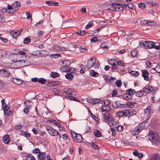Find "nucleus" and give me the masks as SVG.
Wrapping results in <instances>:
<instances>
[{"instance_id":"nucleus-1","label":"nucleus","mask_w":160,"mask_h":160,"mask_svg":"<svg viewBox=\"0 0 160 160\" xmlns=\"http://www.w3.org/2000/svg\"><path fill=\"white\" fill-rule=\"evenodd\" d=\"M103 120L104 122L108 124L110 126H116L118 123V121L116 119H114L112 117L110 113H106L104 114Z\"/></svg>"},{"instance_id":"nucleus-2","label":"nucleus","mask_w":160,"mask_h":160,"mask_svg":"<svg viewBox=\"0 0 160 160\" xmlns=\"http://www.w3.org/2000/svg\"><path fill=\"white\" fill-rule=\"evenodd\" d=\"M148 138L152 144H157L158 142V133L152 131L149 132Z\"/></svg>"},{"instance_id":"nucleus-3","label":"nucleus","mask_w":160,"mask_h":160,"mask_svg":"<svg viewBox=\"0 0 160 160\" xmlns=\"http://www.w3.org/2000/svg\"><path fill=\"white\" fill-rule=\"evenodd\" d=\"M145 124L142 122L139 124L132 131V134L133 135L136 136L144 128Z\"/></svg>"},{"instance_id":"nucleus-4","label":"nucleus","mask_w":160,"mask_h":160,"mask_svg":"<svg viewBox=\"0 0 160 160\" xmlns=\"http://www.w3.org/2000/svg\"><path fill=\"white\" fill-rule=\"evenodd\" d=\"M45 127L50 135L54 136H58L59 132L57 130L48 125H46Z\"/></svg>"},{"instance_id":"nucleus-5","label":"nucleus","mask_w":160,"mask_h":160,"mask_svg":"<svg viewBox=\"0 0 160 160\" xmlns=\"http://www.w3.org/2000/svg\"><path fill=\"white\" fill-rule=\"evenodd\" d=\"M63 92L68 95L71 96H75L76 94V92L74 89L71 88H65L63 90Z\"/></svg>"},{"instance_id":"nucleus-6","label":"nucleus","mask_w":160,"mask_h":160,"mask_svg":"<svg viewBox=\"0 0 160 160\" xmlns=\"http://www.w3.org/2000/svg\"><path fill=\"white\" fill-rule=\"evenodd\" d=\"M23 30V29H21L18 30H14L10 32V35L13 38H16L20 35Z\"/></svg>"},{"instance_id":"nucleus-7","label":"nucleus","mask_w":160,"mask_h":160,"mask_svg":"<svg viewBox=\"0 0 160 160\" xmlns=\"http://www.w3.org/2000/svg\"><path fill=\"white\" fill-rule=\"evenodd\" d=\"M14 9L13 8H12V5L11 6L8 4L7 9L6 8H5L2 9V10H3L2 12L5 11L6 12H8V14H12L16 12V10Z\"/></svg>"},{"instance_id":"nucleus-8","label":"nucleus","mask_w":160,"mask_h":160,"mask_svg":"<svg viewBox=\"0 0 160 160\" xmlns=\"http://www.w3.org/2000/svg\"><path fill=\"white\" fill-rule=\"evenodd\" d=\"M87 100L88 102L93 104L102 103V101L101 100L97 99H93L90 97L88 98L87 99Z\"/></svg>"},{"instance_id":"nucleus-9","label":"nucleus","mask_w":160,"mask_h":160,"mask_svg":"<svg viewBox=\"0 0 160 160\" xmlns=\"http://www.w3.org/2000/svg\"><path fill=\"white\" fill-rule=\"evenodd\" d=\"M153 113V110L150 106H148L144 110V114L147 117L150 118L151 115Z\"/></svg>"},{"instance_id":"nucleus-10","label":"nucleus","mask_w":160,"mask_h":160,"mask_svg":"<svg viewBox=\"0 0 160 160\" xmlns=\"http://www.w3.org/2000/svg\"><path fill=\"white\" fill-rule=\"evenodd\" d=\"M10 73L8 70L6 69H1L0 71V76L1 77H8L10 75Z\"/></svg>"},{"instance_id":"nucleus-11","label":"nucleus","mask_w":160,"mask_h":160,"mask_svg":"<svg viewBox=\"0 0 160 160\" xmlns=\"http://www.w3.org/2000/svg\"><path fill=\"white\" fill-rule=\"evenodd\" d=\"M96 62V59L95 58H91L90 60H88L86 67L88 69H90L91 67H92L93 65V62Z\"/></svg>"},{"instance_id":"nucleus-12","label":"nucleus","mask_w":160,"mask_h":160,"mask_svg":"<svg viewBox=\"0 0 160 160\" xmlns=\"http://www.w3.org/2000/svg\"><path fill=\"white\" fill-rule=\"evenodd\" d=\"M142 76L144 78L145 80L148 81L149 79V73L148 71L146 69H144L142 71Z\"/></svg>"},{"instance_id":"nucleus-13","label":"nucleus","mask_w":160,"mask_h":160,"mask_svg":"<svg viewBox=\"0 0 160 160\" xmlns=\"http://www.w3.org/2000/svg\"><path fill=\"white\" fill-rule=\"evenodd\" d=\"M8 108H5V109H3L4 112V114L7 116H9L12 115L14 111V110H10L9 107H8Z\"/></svg>"},{"instance_id":"nucleus-14","label":"nucleus","mask_w":160,"mask_h":160,"mask_svg":"<svg viewBox=\"0 0 160 160\" xmlns=\"http://www.w3.org/2000/svg\"><path fill=\"white\" fill-rule=\"evenodd\" d=\"M153 88L151 86H146L143 88V90L144 92L150 93L153 90Z\"/></svg>"},{"instance_id":"nucleus-15","label":"nucleus","mask_w":160,"mask_h":160,"mask_svg":"<svg viewBox=\"0 0 160 160\" xmlns=\"http://www.w3.org/2000/svg\"><path fill=\"white\" fill-rule=\"evenodd\" d=\"M117 114L119 116H125L129 117L128 113V110H125L122 112H117Z\"/></svg>"},{"instance_id":"nucleus-16","label":"nucleus","mask_w":160,"mask_h":160,"mask_svg":"<svg viewBox=\"0 0 160 160\" xmlns=\"http://www.w3.org/2000/svg\"><path fill=\"white\" fill-rule=\"evenodd\" d=\"M119 4H117V3H114L109 5L108 7L106 10H108L111 11H114L115 6L118 5Z\"/></svg>"},{"instance_id":"nucleus-17","label":"nucleus","mask_w":160,"mask_h":160,"mask_svg":"<svg viewBox=\"0 0 160 160\" xmlns=\"http://www.w3.org/2000/svg\"><path fill=\"white\" fill-rule=\"evenodd\" d=\"M38 160H45L46 154L41 152L38 155Z\"/></svg>"},{"instance_id":"nucleus-18","label":"nucleus","mask_w":160,"mask_h":160,"mask_svg":"<svg viewBox=\"0 0 160 160\" xmlns=\"http://www.w3.org/2000/svg\"><path fill=\"white\" fill-rule=\"evenodd\" d=\"M21 4V2L18 1H16L12 4V8L16 10V12L18 11V8L20 6Z\"/></svg>"},{"instance_id":"nucleus-19","label":"nucleus","mask_w":160,"mask_h":160,"mask_svg":"<svg viewBox=\"0 0 160 160\" xmlns=\"http://www.w3.org/2000/svg\"><path fill=\"white\" fill-rule=\"evenodd\" d=\"M3 141L5 144H8L10 142V138L9 135L6 134L3 138Z\"/></svg>"},{"instance_id":"nucleus-20","label":"nucleus","mask_w":160,"mask_h":160,"mask_svg":"<svg viewBox=\"0 0 160 160\" xmlns=\"http://www.w3.org/2000/svg\"><path fill=\"white\" fill-rule=\"evenodd\" d=\"M53 49L57 51H63L66 50L67 48H65L61 47L59 46L55 45L53 46Z\"/></svg>"},{"instance_id":"nucleus-21","label":"nucleus","mask_w":160,"mask_h":160,"mask_svg":"<svg viewBox=\"0 0 160 160\" xmlns=\"http://www.w3.org/2000/svg\"><path fill=\"white\" fill-rule=\"evenodd\" d=\"M83 138L82 136L80 134H78L76 138L73 140H75L77 142L80 143L83 142Z\"/></svg>"},{"instance_id":"nucleus-22","label":"nucleus","mask_w":160,"mask_h":160,"mask_svg":"<svg viewBox=\"0 0 160 160\" xmlns=\"http://www.w3.org/2000/svg\"><path fill=\"white\" fill-rule=\"evenodd\" d=\"M20 135H21L22 136H24L26 138H28L30 137L31 136V134L26 131H24L22 130H21L20 131Z\"/></svg>"},{"instance_id":"nucleus-23","label":"nucleus","mask_w":160,"mask_h":160,"mask_svg":"<svg viewBox=\"0 0 160 160\" xmlns=\"http://www.w3.org/2000/svg\"><path fill=\"white\" fill-rule=\"evenodd\" d=\"M133 154L136 156L138 157L139 158H142L143 157V155L141 152H139L137 150L134 151L133 152Z\"/></svg>"},{"instance_id":"nucleus-24","label":"nucleus","mask_w":160,"mask_h":160,"mask_svg":"<svg viewBox=\"0 0 160 160\" xmlns=\"http://www.w3.org/2000/svg\"><path fill=\"white\" fill-rule=\"evenodd\" d=\"M128 110L129 117L133 116L136 113V111L133 109H130Z\"/></svg>"},{"instance_id":"nucleus-25","label":"nucleus","mask_w":160,"mask_h":160,"mask_svg":"<svg viewBox=\"0 0 160 160\" xmlns=\"http://www.w3.org/2000/svg\"><path fill=\"white\" fill-rule=\"evenodd\" d=\"M12 82L16 84L20 85L22 82V81L20 79L17 78H13L12 80Z\"/></svg>"},{"instance_id":"nucleus-26","label":"nucleus","mask_w":160,"mask_h":160,"mask_svg":"<svg viewBox=\"0 0 160 160\" xmlns=\"http://www.w3.org/2000/svg\"><path fill=\"white\" fill-rule=\"evenodd\" d=\"M66 78L69 80H72L73 78V75L71 73L67 72L65 75Z\"/></svg>"},{"instance_id":"nucleus-27","label":"nucleus","mask_w":160,"mask_h":160,"mask_svg":"<svg viewBox=\"0 0 160 160\" xmlns=\"http://www.w3.org/2000/svg\"><path fill=\"white\" fill-rule=\"evenodd\" d=\"M98 75V73L94 70H92L90 71V75L91 77H97Z\"/></svg>"},{"instance_id":"nucleus-28","label":"nucleus","mask_w":160,"mask_h":160,"mask_svg":"<svg viewBox=\"0 0 160 160\" xmlns=\"http://www.w3.org/2000/svg\"><path fill=\"white\" fill-rule=\"evenodd\" d=\"M124 104L120 103L119 101H116L115 102H113L112 103V105L113 107L114 108H117L118 107H120L122 105H124Z\"/></svg>"},{"instance_id":"nucleus-29","label":"nucleus","mask_w":160,"mask_h":160,"mask_svg":"<svg viewBox=\"0 0 160 160\" xmlns=\"http://www.w3.org/2000/svg\"><path fill=\"white\" fill-rule=\"evenodd\" d=\"M136 103L135 102H131L130 101L129 102H126V103L125 105L128 108H132L133 107L134 105L136 104Z\"/></svg>"},{"instance_id":"nucleus-30","label":"nucleus","mask_w":160,"mask_h":160,"mask_svg":"<svg viewBox=\"0 0 160 160\" xmlns=\"http://www.w3.org/2000/svg\"><path fill=\"white\" fill-rule=\"evenodd\" d=\"M93 134L97 137H100L102 136V134L100 131L98 129L95 130L94 131Z\"/></svg>"},{"instance_id":"nucleus-31","label":"nucleus","mask_w":160,"mask_h":160,"mask_svg":"<svg viewBox=\"0 0 160 160\" xmlns=\"http://www.w3.org/2000/svg\"><path fill=\"white\" fill-rule=\"evenodd\" d=\"M126 93L128 94L129 95H132L135 93V91L132 89H129L126 91Z\"/></svg>"},{"instance_id":"nucleus-32","label":"nucleus","mask_w":160,"mask_h":160,"mask_svg":"<svg viewBox=\"0 0 160 160\" xmlns=\"http://www.w3.org/2000/svg\"><path fill=\"white\" fill-rule=\"evenodd\" d=\"M144 93L143 90H141L135 92L136 95L138 97H140L142 96Z\"/></svg>"},{"instance_id":"nucleus-33","label":"nucleus","mask_w":160,"mask_h":160,"mask_svg":"<svg viewBox=\"0 0 160 160\" xmlns=\"http://www.w3.org/2000/svg\"><path fill=\"white\" fill-rule=\"evenodd\" d=\"M75 33L80 36H83L86 33V32L84 30H80L77 31Z\"/></svg>"},{"instance_id":"nucleus-34","label":"nucleus","mask_w":160,"mask_h":160,"mask_svg":"<svg viewBox=\"0 0 160 160\" xmlns=\"http://www.w3.org/2000/svg\"><path fill=\"white\" fill-rule=\"evenodd\" d=\"M122 98L126 100H129L131 99L132 96L126 93L123 94Z\"/></svg>"},{"instance_id":"nucleus-35","label":"nucleus","mask_w":160,"mask_h":160,"mask_svg":"<svg viewBox=\"0 0 160 160\" xmlns=\"http://www.w3.org/2000/svg\"><path fill=\"white\" fill-rule=\"evenodd\" d=\"M147 42H148V43L147 44V45H148V47L149 48H154L155 46V44H154V43L153 42L148 41Z\"/></svg>"},{"instance_id":"nucleus-36","label":"nucleus","mask_w":160,"mask_h":160,"mask_svg":"<svg viewBox=\"0 0 160 160\" xmlns=\"http://www.w3.org/2000/svg\"><path fill=\"white\" fill-rule=\"evenodd\" d=\"M116 79L115 78L110 76L106 82L108 84L112 83H113L114 81Z\"/></svg>"},{"instance_id":"nucleus-37","label":"nucleus","mask_w":160,"mask_h":160,"mask_svg":"<svg viewBox=\"0 0 160 160\" xmlns=\"http://www.w3.org/2000/svg\"><path fill=\"white\" fill-rule=\"evenodd\" d=\"M147 41H142V42H140V46L145 48H148V45H147V44L148 43V42H147Z\"/></svg>"},{"instance_id":"nucleus-38","label":"nucleus","mask_w":160,"mask_h":160,"mask_svg":"<svg viewBox=\"0 0 160 160\" xmlns=\"http://www.w3.org/2000/svg\"><path fill=\"white\" fill-rule=\"evenodd\" d=\"M62 63L63 64L62 66H66L67 67H69L70 64V62L69 60H65L62 62Z\"/></svg>"},{"instance_id":"nucleus-39","label":"nucleus","mask_w":160,"mask_h":160,"mask_svg":"<svg viewBox=\"0 0 160 160\" xmlns=\"http://www.w3.org/2000/svg\"><path fill=\"white\" fill-rule=\"evenodd\" d=\"M27 160H36L35 158L31 154H28L26 156Z\"/></svg>"},{"instance_id":"nucleus-40","label":"nucleus","mask_w":160,"mask_h":160,"mask_svg":"<svg viewBox=\"0 0 160 160\" xmlns=\"http://www.w3.org/2000/svg\"><path fill=\"white\" fill-rule=\"evenodd\" d=\"M1 103L2 106V109L3 110L5 109V108H8V106H7V105L5 103V101L4 99H2L1 100Z\"/></svg>"},{"instance_id":"nucleus-41","label":"nucleus","mask_w":160,"mask_h":160,"mask_svg":"<svg viewBox=\"0 0 160 160\" xmlns=\"http://www.w3.org/2000/svg\"><path fill=\"white\" fill-rule=\"evenodd\" d=\"M110 108L109 107H108V108L107 109L106 108H104V107H102V111L105 112H103L102 113V115H103V116H104V113H108H108H110L109 111H110Z\"/></svg>"},{"instance_id":"nucleus-42","label":"nucleus","mask_w":160,"mask_h":160,"mask_svg":"<svg viewBox=\"0 0 160 160\" xmlns=\"http://www.w3.org/2000/svg\"><path fill=\"white\" fill-rule=\"evenodd\" d=\"M117 64L118 66L121 67L125 66V63L123 62L121 60H118V61L117 60Z\"/></svg>"},{"instance_id":"nucleus-43","label":"nucleus","mask_w":160,"mask_h":160,"mask_svg":"<svg viewBox=\"0 0 160 160\" xmlns=\"http://www.w3.org/2000/svg\"><path fill=\"white\" fill-rule=\"evenodd\" d=\"M68 67H67L66 66H62L60 68V69L62 72H68Z\"/></svg>"},{"instance_id":"nucleus-44","label":"nucleus","mask_w":160,"mask_h":160,"mask_svg":"<svg viewBox=\"0 0 160 160\" xmlns=\"http://www.w3.org/2000/svg\"><path fill=\"white\" fill-rule=\"evenodd\" d=\"M131 56L133 57H137L138 56V52L136 50H133L131 52Z\"/></svg>"},{"instance_id":"nucleus-45","label":"nucleus","mask_w":160,"mask_h":160,"mask_svg":"<svg viewBox=\"0 0 160 160\" xmlns=\"http://www.w3.org/2000/svg\"><path fill=\"white\" fill-rule=\"evenodd\" d=\"M50 76L52 78H55L59 77V74L57 72H52L50 74Z\"/></svg>"},{"instance_id":"nucleus-46","label":"nucleus","mask_w":160,"mask_h":160,"mask_svg":"<svg viewBox=\"0 0 160 160\" xmlns=\"http://www.w3.org/2000/svg\"><path fill=\"white\" fill-rule=\"evenodd\" d=\"M0 22H5L4 15L3 14H0Z\"/></svg>"},{"instance_id":"nucleus-47","label":"nucleus","mask_w":160,"mask_h":160,"mask_svg":"<svg viewBox=\"0 0 160 160\" xmlns=\"http://www.w3.org/2000/svg\"><path fill=\"white\" fill-rule=\"evenodd\" d=\"M31 39L28 37L25 38L23 41V43L24 44H28L31 41Z\"/></svg>"},{"instance_id":"nucleus-48","label":"nucleus","mask_w":160,"mask_h":160,"mask_svg":"<svg viewBox=\"0 0 160 160\" xmlns=\"http://www.w3.org/2000/svg\"><path fill=\"white\" fill-rule=\"evenodd\" d=\"M103 102L104 104L107 107H108V106L110 105V103H111L110 101L108 99H107L106 100H105L104 101H103Z\"/></svg>"},{"instance_id":"nucleus-49","label":"nucleus","mask_w":160,"mask_h":160,"mask_svg":"<svg viewBox=\"0 0 160 160\" xmlns=\"http://www.w3.org/2000/svg\"><path fill=\"white\" fill-rule=\"evenodd\" d=\"M0 54H1L0 57H5L7 55L6 51L3 50L1 51L0 52Z\"/></svg>"},{"instance_id":"nucleus-50","label":"nucleus","mask_w":160,"mask_h":160,"mask_svg":"<svg viewBox=\"0 0 160 160\" xmlns=\"http://www.w3.org/2000/svg\"><path fill=\"white\" fill-rule=\"evenodd\" d=\"M38 82L42 84H44L46 83V80L44 78H40L38 79Z\"/></svg>"},{"instance_id":"nucleus-51","label":"nucleus","mask_w":160,"mask_h":160,"mask_svg":"<svg viewBox=\"0 0 160 160\" xmlns=\"http://www.w3.org/2000/svg\"><path fill=\"white\" fill-rule=\"evenodd\" d=\"M150 14H153V16L155 17H158V13L155 12L153 10L151 9L149 11Z\"/></svg>"},{"instance_id":"nucleus-52","label":"nucleus","mask_w":160,"mask_h":160,"mask_svg":"<svg viewBox=\"0 0 160 160\" xmlns=\"http://www.w3.org/2000/svg\"><path fill=\"white\" fill-rule=\"evenodd\" d=\"M115 84L118 88H120L122 85L121 81L120 80L116 81L115 82Z\"/></svg>"},{"instance_id":"nucleus-53","label":"nucleus","mask_w":160,"mask_h":160,"mask_svg":"<svg viewBox=\"0 0 160 160\" xmlns=\"http://www.w3.org/2000/svg\"><path fill=\"white\" fill-rule=\"evenodd\" d=\"M123 127L121 125H118L117 127V130L118 132H122L123 130Z\"/></svg>"},{"instance_id":"nucleus-54","label":"nucleus","mask_w":160,"mask_h":160,"mask_svg":"<svg viewBox=\"0 0 160 160\" xmlns=\"http://www.w3.org/2000/svg\"><path fill=\"white\" fill-rule=\"evenodd\" d=\"M128 7L129 8L134 9L135 8V6L132 3H129L128 4Z\"/></svg>"},{"instance_id":"nucleus-55","label":"nucleus","mask_w":160,"mask_h":160,"mask_svg":"<svg viewBox=\"0 0 160 160\" xmlns=\"http://www.w3.org/2000/svg\"><path fill=\"white\" fill-rule=\"evenodd\" d=\"M76 69L73 68L69 67H68V72H70V73H74Z\"/></svg>"},{"instance_id":"nucleus-56","label":"nucleus","mask_w":160,"mask_h":160,"mask_svg":"<svg viewBox=\"0 0 160 160\" xmlns=\"http://www.w3.org/2000/svg\"><path fill=\"white\" fill-rule=\"evenodd\" d=\"M138 6L140 8L142 9L145 8L146 7L145 4L142 3H139L138 5Z\"/></svg>"},{"instance_id":"nucleus-57","label":"nucleus","mask_w":160,"mask_h":160,"mask_svg":"<svg viewBox=\"0 0 160 160\" xmlns=\"http://www.w3.org/2000/svg\"><path fill=\"white\" fill-rule=\"evenodd\" d=\"M93 22L92 21H90L89 23L86 26V29H88L91 27L93 24Z\"/></svg>"},{"instance_id":"nucleus-58","label":"nucleus","mask_w":160,"mask_h":160,"mask_svg":"<svg viewBox=\"0 0 160 160\" xmlns=\"http://www.w3.org/2000/svg\"><path fill=\"white\" fill-rule=\"evenodd\" d=\"M88 113L89 114H91V117L93 119H94L95 121H97V119H98L95 116H94V115L92 113L91 111L89 109L88 110Z\"/></svg>"},{"instance_id":"nucleus-59","label":"nucleus","mask_w":160,"mask_h":160,"mask_svg":"<svg viewBox=\"0 0 160 160\" xmlns=\"http://www.w3.org/2000/svg\"><path fill=\"white\" fill-rule=\"evenodd\" d=\"M117 4H119L118 5H116L115 6V10L114 11L116 12L119 11L120 10V6H121V4L120 3H117Z\"/></svg>"},{"instance_id":"nucleus-60","label":"nucleus","mask_w":160,"mask_h":160,"mask_svg":"<svg viewBox=\"0 0 160 160\" xmlns=\"http://www.w3.org/2000/svg\"><path fill=\"white\" fill-rule=\"evenodd\" d=\"M71 134L72 135V138H73V139H74L76 138L78 134L74 132L71 131Z\"/></svg>"},{"instance_id":"nucleus-61","label":"nucleus","mask_w":160,"mask_h":160,"mask_svg":"<svg viewBox=\"0 0 160 160\" xmlns=\"http://www.w3.org/2000/svg\"><path fill=\"white\" fill-rule=\"evenodd\" d=\"M131 74L135 77H137L139 75L138 72L133 71H131Z\"/></svg>"},{"instance_id":"nucleus-62","label":"nucleus","mask_w":160,"mask_h":160,"mask_svg":"<svg viewBox=\"0 0 160 160\" xmlns=\"http://www.w3.org/2000/svg\"><path fill=\"white\" fill-rule=\"evenodd\" d=\"M117 59L116 58H112L109 59L108 61V63L109 64H111L113 62H116Z\"/></svg>"},{"instance_id":"nucleus-63","label":"nucleus","mask_w":160,"mask_h":160,"mask_svg":"<svg viewBox=\"0 0 160 160\" xmlns=\"http://www.w3.org/2000/svg\"><path fill=\"white\" fill-rule=\"evenodd\" d=\"M93 66L95 68H98L100 66V64L98 62L94 61Z\"/></svg>"},{"instance_id":"nucleus-64","label":"nucleus","mask_w":160,"mask_h":160,"mask_svg":"<svg viewBox=\"0 0 160 160\" xmlns=\"http://www.w3.org/2000/svg\"><path fill=\"white\" fill-rule=\"evenodd\" d=\"M70 99L74 101L79 102L78 99L76 98L73 96H70Z\"/></svg>"}]
</instances>
